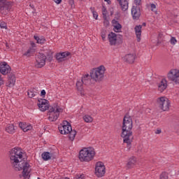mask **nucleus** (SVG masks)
<instances>
[{"label": "nucleus", "mask_w": 179, "mask_h": 179, "mask_svg": "<svg viewBox=\"0 0 179 179\" xmlns=\"http://www.w3.org/2000/svg\"><path fill=\"white\" fill-rule=\"evenodd\" d=\"M10 163L17 171L22 170V177L24 179L30 178V164L23 160L24 159V151L20 148H14L10 150Z\"/></svg>", "instance_id": "1"}, {"label": "nucleus", "mask_w": 179, "mask_h": 179, "mask_svg": "<svg viewBox=\"0 0 179 179\" xmlns=\"http://www.w3.org/2000/svg\"><path fill=\"white\" fill-rule=\"evenodd\" d=\"M37 104L40 111L44 112L49 110L48 113V115H49L48 120L52 122L57 121L58 120V117H59V114L64 111V109L59 107L58 104H55L50 107V102L46 99H39Z\"/></svg>", "instance_id": "2"}, {"label": "nucleus", "mask_w": 179, "mask_h": 179, "mask_svg": "<svg viewBox=\"0 0 179 179\" xmlns=\"http://www.w3.org/2000/svg\"><path fill=\"white\" fill-rule=\"evenodd\" d=\"M132 117L127 115L123 118L121 136L123 138L124 143H127V145H131V138H132Z\"/></svg>", "instance_id": "3"}, {"label": "nucleus", "mask_w": 179, "mask_h": 179, "mask_svg": "<svg viewBox=\"0 0 179 179\" xmlns=\"http://www.w3.org/2000/svg\"><path fill=\"white\" fill-rule=\"evenodd\" d=\"M96 156V151L92 147L83 148L79 152L78 158L80 162L89 163L94 159Z\"/></svg>", "instance_id": "4"}, {"label": "nucleus", "mask_w": 179, "mask_h": 179, "mask_svg": "<svg viewBox=\"0 0 179 179\" xmlns=\"http://www.w3.org/2000/svg\"><path fill=\"white\" fill-rule=\"evenodd\" d=\"M59 131L62 135H68L70 141H74L76 136V130L72 129V126L68 121H63L62 124L59 127Z\"/></svg>", "instance_id": "5"}, {"label": "nucleus", "mask_w": 179, "mask_h": 179, "mask_svg": "<svg viewBox=\"0 0 179 179\" xmlns=\"http://www.w3.org/2000/svg\"><path fill=\"white\" fill-rule=\"evenodd\" d=\"M104 73H106V67L101 65L92 71L90 76L95 82H100L104 79Z\"/></svg>", "instance_id": "6"}, {"label": "nucleus", "mask_w": 179, "mask_h": 179, "mask_svg": "<svg viewBox=\"0 0 179 179\" xmlns=\"http://www.w3.org/2000/svg\"><path fill=\"white\" fill-rule=\"evenodd\" d=\"M158 106L162 111H169L170 110V100L166 96H161L157 99Z\"/></svg>", "instance_id": "7"}, {"label": "nucleus", "mask_w": 179, "mask_h": 179, "mask_svg": "<svg viewBox=\"0 0 179 179\" xmlns=\"http://www.w3.org/2000/svg\"><path fill=\"white\" fill-rule=\"evenodd\" d=\"M13 6V2L0 0V10L3 15H6L12 9Z\"/></svg>", "instance_id": "8"}, {"label": "nucleus", "mask_w": 179, "mask_h": 179, "mask_svg": "<svg viewBox=\"0 0 179 179\" xmlns=\"http://www.w3.org/2000/svg\"><path fill=\"white\" fill-rule=\"evenodd\" d=\"M167 78L174 83H179V70L178 69H171L167 73Z\"/></svg>", "instance_id": "9"}, {"label": "nucleus", "mask_w": 179, "mask_h": 179, "mask_svg": "<svg viewBox=\"0 0 179 179\" xmlns=\"http://www.w3.org/2000/svg\"><path fill=\"white\" fill-rule=\"evenodd\" d=\"M95 174L96 177H103L106 174V166L101 162H99L96 164Z\"/></svg>", "instance_id": "10"}, {"label": "nucleus", "mask_w": 179, "mask_h": 179, "mask_svg": "<svg viewBox=\"0 0 179 179\" xmlns=\"http://www.w3.org/2000/svg\"><path fill=\"white\" fill-rule=\"evenodd\" d=\"M35 66L36 68H43L45 65V61H47V56L43 53H39L36 59Z\"/></svg>", "instance_id": "11"}, {"label": "nucleus", "mask_w": 179, "mask_h": 179, "mask_svg": "<svg viewBox=\"0 0 179 179\" xmlns=\"http://www.w3.org/2000/svg\"><path fill=\"white\" fill-rule=\"evenodd\" d=\"M12 69L8 63L5 62L0 63V73L2 75H8V73H10Z\"/></svg>", "instance_id": "12"}, {"label": "nucleus", "mask_w": 179, "mask_h": 179, "mask_svg": "<svg viewBox=\"0 0 179 179\" xmlns=\"http://www.w3.org/2000/svg\"><path fill=\"white\" fill-rule=\"evenodd\" d=\"M69 55H71V52H59L56 55V59L58 62H64V61L68 59Z\"/></svg>", "instance_id": "13"}, {"label": "nucleus", "mask_w": 179, "mask_h": 179, "mask_svg": "<svg viewBox=\"0 0 179 179\" xmlns=\"http://www.w3.org/2000/svg\"><path fill=\"white\" fill-rule=\"evenodd\" d=\"M131 15L134 20H138L141 17V8L133 6L131 8Z\"/></svg>", "instance_id": "14"}, {"label": "nucleus", "mask_w": 179, "mask_h": 179, "mask_svg": "<svg viewBox=\"0 0 179 179\" xmlns=\"http://www.w3.org/2000/svg\"><path fill=\"white\" fill-rule=\"evenodd\" d=\"M108 40L109 41L110 45H117L118 43V39L117 38V34L114 32H110L108 35Z\"/></svg>", "instance_id": "15"}, {"label": "nucleus", "mask_w": 179, "mask_h": 179, "mask_svg": "<svg viewBox=\"0 0 179 179\" xmlns=\"http://www.w3.org/2000/svg\"><path fill=\"white\" fill-rule=\"evenodd\" d=\"M157 87L159 92L161 93H163L166 89H167V80L165 78H162L158 83H157Z\"/></svg>", "instance_id": "16"}, {"label": "nucleus", "mask_w": 179, "mask_h": 179, "mask_svg": "<svg viewBox=\"0 0 179 179\" xmlns=\"http://www.w3.org/2000/svg\"><path fill=\"white\" fill-rule=\"evenodd\" d=\"M112 26L115 33H121V30H122V25H121L117 20H112Z\"/></svg>", "instance_id": "17"}, {"label": "nucleus", "mask_w": 179, "mask_h": 179, "mask_svg": "<svg viewBox=\"0 0 179 179\" xmlns=\"http://www.w3.org/2000/svg\"><path fill=\"white\" fill-rule=\"evenodd\" d=\"M136 58V55L135 53L127 54L124 57V61L128 62L129 64H134Z\"/></svg>", "instance_id": "18"}, {"label": "nucleus", "mask_w": 179, "mask_h": 179, "mask_svg": "<svg viewBox=\"0 0 179 179\" xmlns=\"http://www.w3.org/2000/svg\"><path fill=\"white\" fill-rule=\"evenodd\" d=\"M15 83H16V77L15 76V74L10 73L8 75V80L6 83V86H8V87H13Z\"/></svg>", "instance_id": "19"}, {"label": "nucleus", "mask_w": 179, "mask_h": 179, "mask_svg": "<svg viewBox=\"0 0 179 179\" xmlns=\"http://www.w3.org/2000/svg\"><path fill=\"white\" fill-rule=\"evenodd\" d=\"M135 34L137 38V41H141V37L142 36V25H136L134 27Z\"/></svg>", "instance_id": "20"}, {"label": "nucleus", "mask_w": 179, "mask_h": 179, "mask_svg": "<svg viewBox=\"0 0 179 179\" xmlns=\"http://www.w3.org/2000/svg\"><path fill=\"white\" fill-rule=\"evenodd\" d=\"M19 127L21 128V129H22L24 132H27L28 131L33 129V126L29 123L20 122Z\"/></svg>", "instance_id": "21"}, {"label": "nucleus", "mask_w": 179, "mask_h": 179, "mask_svg": "<svg viewBox=\"0 0 179 179\" xmlns=\"http://www.w3.org/2000/svg\"><path fill=\"white\" fill-rule=\"evenodd\" d=\"M117 1L123 12H125V10H128V5L129 4L128 3V0H117Z\"/></svg>", "instance_id": "22"}, {"label": "nucleus", "mask_w": 179, "mask_h": 179, "mask_svg": "<svg viewBox=\"0 0 179 179\" xmlns=\"http://www.w3.org/2000/svg\"><path fill=\"white\" fill-rule=\"evenodd\" d=\"M76 86L78 92H80L81 96L85 95V92H83V82L82 80H79L76 83Z\"/></svg>", "instance_id": "23"}, {"label": "nucleus", "mask_w": 179, "mask_h": 179, "mask_svg": "<svg viewBox=\"0 0 179 179\" xmlns=\"http://www.w3.org/2000/svg\"><path fill=\"white\" fill-rule=\"evenodd\" d=\"M136 164V158L131 157L129 159L128 162L127 164V169H132Z\"/></svg>", "instance_id": "24"}, {"label": "nucleus", "mask_w": 179, "mask_h": 179, "mask_svg": "<svg viewBox=\"0 0 179 179\" xmlns=\"http://www.w3.org/2000/svg\"><path fill=\"white\" fill-rule=\"evenodd\" d=\"M27 94L29 97L31 99H33V97H35V96H37L38 94V91L34 88H31L30 90H28Z\"/></svg>", "instance_id": "25"}, {"label": "nucleus", "mask_w": 179, "mask_h": 179, "mask_svg": "<svg viewBox=\"0 0 179 179\" xmlns=\"http://www.w3.org/2000/svg\"><path fill=\"white\" fill-rule=\"evenodd\" d=\"M6 131L8 134H15V126L12 124H8Z\"/></svg>", "instance_id": "26"}, {"label": "nucleus", "mask_w": 179, "mask_h": 179, "mask_svg": "<svg viewBox=\"0 0 179 179\" xmlns=\"http://www.w3.org/2000/svg\"><path fill=\"white\" fill-rule=\"evenodd\" d=\"M52 156V155H51V153H50L48 152H45L42 153V155H41L42 159L43 160H45V162L50 160L51 159Z\"/></svg>", "instance_id": "27"}, {"label": "nucleus", "mask_w": 179, "mask_h": 179, "mask_svg": "<svg viewBox=\"0 0 179 179\" xmlns=\"http://www.w3.org/2000/svg\"><path fill=\"white\" fill-rule=\"evenodd\" d=\"M34 38L36 41L37 44H44L45 43V38L43 36H34Z\"/></svg>", "instance_id": "28"}, {"label": "nucleus", "mask_w": 179, "mask_h": 179, "mask_svg": "<svg viewBox=\"0 0 179 179\" xmlns=\"http://www.w3.org/2000/svg\"><path fill=\"white\" fill-rule=\"evenodd\" d=\"M81 80H83V85L90 84V76H89V74L85 75Z\"/></svg>", "instance_id": "29"}, {"label": "nucleus", "mask_w": 179, "mask_h": 179, "mask_svg": "<svg viewBox=\"0 0 179 179\" xmlns=\"http://www.w3.org/2000/svg\"><path fill=\"white\" fill-rule=\"evenodd\" d=\"M36 51V49L34 48H29L28 50L24 53V55L25 57H31V54L34 53Z\"/></svg>", "instance_id": "30"}, {"label": "nucleus", "mask_w": 179, "mask_h": 179, "mask_svg": "<svg viewBox=\"0 0 179 179\" xmlns=\"http://www.w3.org/2000/svg\"><path fill=\"white\" fill-rule=\"evenodd\" d=\"M83 120L85 122H93V118L92 117V116L89 115H85L83 117Z\"/></svg>", "instance_id": "31"}, {"label": "nucleus", "mask_w": 179, "mask_h": 179, "mask_svg": "<svg viewBox=\"0 0 179 179\" xmlns=\"http://www.w3.org/2000/svg\"><path fill=\"white\" fill-rule=\"evenodd\" d=\"M150 9L152 12H154L155 15H157V7L156 6V4L155 3H150Z\"/></svg>", "instance_id": "32"}, {"label": "nucleus", "mask_w": 179, "mask_h": 179, "mask_svg": "<svg viewBox=\"0 0 179 179\" xmlns=\"http://www.w3.org/2000/svg\"><path fill=\"white\" fill-rule=\"evenodd\" d=\"M159 179H169V175L167 174V173L163 172V173L160 175Z\"/></svg>", "instance_id": "33"}, {"label": "nucleus", "mask_w": 179, "mask_h": 179, "mask_svg": "<svg viewBox=\"0 0 179 179\" xmlns=\"http://www.w3.org/2000/svg\"><path fill=\"white\" fill-rule=\"evenodd\" d=\"M170 43L171 44H172V45H176V44L177 43V39H176L175 37H171L170 40Z\"/></svg>", "instance_id": "34"}, {"label": "nucleus", "mask_w": 179, "mask_h": 179, "mask_svg": "<svg viewBox=\"0 0 179 179\" xmlns=\"http://www.w3.org/2000/svg\"><path fill=\"white\" fill-rule=\"evenodd\" d=\"M102 15L103 17H106L107 16V8L106 7L103 6L102 8Z\"/></svg>", "instance_id": "35"}, {"label": "nucleus", "mask_w": 179, "mask_h": 179, "mask_svg": "<svg viewBox=\"0 0 179 179\" xmlns=\"http://www.w3.org/2000/svg\"><path fill=\"white\" fill-rule=\"evenodd\" d=\"M136 6L139 7L142 5V0H134Z\"/></svg>", "instance_id": "36"}, {"label": "nucleus", "mask_w": 179, "mask_h": 179, "mask_svg": "<svg viewBox=\"0 0 179 179\" xmlns=\"http://www.w3.org/2000/svg\"><path fill=\"white\" fill-rule=\"evenodd\" d=\"M0 27H1V29H8V26L6 25V22H1V23H0Z\"/></svg>", "instance_id": "37"}, {"label": "nucleus", "mask_w": 179, "mask_h": 179, "mask_svg": "<svg viewBox=\"0 0 179 179\" xmlns=\"http://www.w3.org/2000/svg\"><path fill=\"white\" fill-rule=\"evenodd\" d=\"M75 179H85V175H84V174H79V175H77V176L75 177Z\"/></svg>", "instance_id": "38"}, {"label": "nucleus", "mask_w": 179, "mask_h": 179, "mask_svg": "<svg viewBox=\"0 0 179 179\" xmlns=\"http://www.w3.org/2000/svg\"><path fill=\"white\" fill-rule=\"evenodd\" d=\"M92 14H93V17H94V19L97 20V17H99V15L97 14V13L96 11H94V10H92Z\"/></svg>", "instance_id": "39"}, {"label": "nucleus", "mask_w": 179, "mask_h": 179, "mask_svg": "<svg viewBox=\"0 0 179 179\" xmlns=\"http://www.w3.org/2000/svg\"><path fill=\"white\" fill-rule=\"evenodd\" d=\"M69 3L71 5V8H73L75 6V1L73 0H69Z\"/></svg>", "instance_id": "40"}, {"label": "nucleus", "mask_w": 179, "mask_h": 179, "mask_svg": "<svg viewBox=\"0 0 179 179\" xmlns=\"http://www.w3.org/2000/svg\"><path fill=\"white\" fill-rule=\"evenodd\" d=\"M36 43L33 41H31V48H34V50H36Z\"/></svg>", "instance_id": "41"}, {"label": "nucleus", "mask_w": 179, "mask_h": 179, "mask_svg": "<svg viewBox=\"0 0 179 179\" xmlns=\"http://www.w3.org/2000/svg\"><path fill=\"white\" fill-rule=\"evenodd\" d=\"M3 85V78H2V76H0V86Z\"/></svg>", "instance_id": "42"}, {"label": "nucleus", "mask_w": 179, "mask_h": 179, "mask_svg": "<svg viewBox=\"0 0 179 179\" xmlns=\"http://www.w3.org/2000/svg\"><path fill=\"white\" fill-rule=\"evenodd\" d=\"M54 2H55V3H57V5H59V3H61L62 2V0H53Z\"/></svg>", "instance_id": "43"}, {"label": "nucleus", "mask_w": 179, "mask_h": 179, "mask_svg": "<svg viewBox=\"0 0 179 179\" xmlns=\"http://www.w3.org/2000/svg\"><path fill=\"white\" fill-rule=\"evenodd\" d=\"M155 134H157V135H159V134H162V129H158L156 130Z\"/></svg>", "instance_id": "44"}, {"label": "nucleus", "mask_w": 179, "mask_h": 179, "mask_svg": "<svg viewBox=\"0 0 179 179\" xmlns=\"http://www.w3.org/2000/svg\"><path fill=\"white\" fill-rule=\"evenodd\" d=\"M101 38H102V40L103 41H106V34H101Z\"/></svg>", "instance_id": "45"}, {"label": "nucleus", "mask_w": 179, "mask_h": 179, "mask_svg": "<svg viewBox=\"0 0 179 179\" xmlns=\"http://www.w3.org/2000/svg\"><path fill=\"white\" fill-rule=\"evenodd\" d=\"M41 96H45V90H43L41 92Z\"/></svg>", "instance_id": "46"}, {"label": "nucleus", "mask_w": 179, "mask_h": 179, "mask_svg": "<svg viewBox=\"0 0 179 179\" xmlns=\"http://www.w3.org/2000/svg\"><path fill=\"white\" fill-rule=\"evenodd\" d=\"M105 2H108V3H110V2H111L110 0H104Z\"/></svg>", "instance_id": "47"}, {"label": "nucleus", "mask_w": 179, "mask_h": 179, "mask_svg": "<svg viewBox=\"0 0 179 179\" xmlns=\"http://www.w3.org/2000/svg\"><path fill=\"white\" fill-rule=\"evenodd\" d=\"M37 179H41L40 178H37Z\"/></svg>", "instance_id": "48"}, {"label": "nucleus", "mask_w": 179, "mask_h": 179, "mask_svg": "<svg viewBox=\"0 0 179 179\" xmlns=\"http://www.w3.org/2000/svg\"><path fill=\"white\" fill-rule=\"evenodd\" d=\"M81 1H83V0H81Z\"/></svg>", "instance_id": "49"}]
</instances>
